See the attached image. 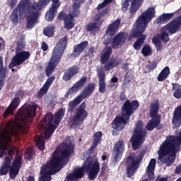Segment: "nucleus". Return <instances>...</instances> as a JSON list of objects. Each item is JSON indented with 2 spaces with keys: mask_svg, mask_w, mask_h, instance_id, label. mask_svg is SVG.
I'll return each instance as SVG.
<instances>
[{
  "mask_svg": "<svg viewBox=\"0 0 181 181\" xmlns=\"http://www.w3.org/2000/svg\"><path fill=\"white\" fill-rule=\"evenodd\" d=\"M125 149V144L124 141H119L116 143L112 153V158L115 162H118L122 158V154L124 153V150Z\"/></svg>",
  "mask_w": 181,
  "mask_h": 181,
  "instance_id": "nucleus-20",
  "label": "nucleus"
},
{
  "mask_svg": "<svg viewBox=\"0 0 181 181\" xmlns=\"http://www.w3.org/2000/svg\"><path fill=\"white\" fill-rule=\"evenodd\" d=\"M77 16H74L73 14L70 13V8H69V15H66L64 12H61L57 16V19H60V21L63 20L64 22V28L68 30L70 29H73L74 28V18Z\"/></svg>",
  "mask_w": 181,
  "mask_h": 181,
  "instance_id": "nucleus-18",
  "label": "nucleus"
},
{
  "mask_svg": "<svg viewBox=\"0 0 181 181\" xmlns=\"http://www.w3.org/2000/svg\"><path fill=\"white\" fill-rule=\"evenodd\" d=\"M41 47L44 52H46L48 49L47 44L46 42L42 43Z\"/></svg>",
  "mask_w": 181,
  "mask_h": 181,
  "instance_id": "nucleus-46",
  "label": "nucleus"
},
{
  "mask_svg": "<svg viewBox=\"0 0 181 181\" xmlns=\"http://www.w3.org/2000/svg\"><path fill=\"white\" fill-rule=\"evenodd\" d=\"M159 110V103L158 100H154L150 106V115L152 118L151 120L146 126L148 131H152L153 128L159 126L160 124V116L158 115V111Z\"/></svg>",
  "mask_w": 181,
  "mask_h": 181,
  "instance_id": "nucleus-13",
  "label": "nucleus"
},
{
  "mask_svg": "<svg viewBox=\"0 0 181 181\" xmlns=\"http://www.w3.org/2000/svg\"><path fill=\"white\" fill-rule=\"evenodd\" d=\"M55 78H56L54 76H50L47 79L45 83L37 93V98H42V97H43V95L47 93V90L50 88V86L53 84V81H54Z\"/></svg>",
  "mask_w": 181,
  "mask_h": 181,
  "instance_id": "nucleus-23",
  "label": "nucleus"
},
{
  "mask_svg": "<svg viewBox=\"0 0 181 181\" xmlns=\"http://www.w3.org/2000/svg\"><path fill=\"white\" fill-rule=\"evenodd\" d=\"M110 42H111V40L108 39L104 41V45H110Z\"/></svg>",
  "mask_w": 181,
  "mask_h": 181,
  "instance_id": "nucleus-50",
  "label": "nucleus"
},
{
  "mask_svg": "<svg viewBox=\"0 0 181 181\" xmlns=\"http://www.w3.org/2000/svg\"><path fill=\"white\" fill-rule=\"evenodd\" d=\"M95 86L94 83H89L87 87H86L81 95L76 97L73 101L69 103V107L71 108V111H73V108L76 107V105H78L80 102L84 100V98H87L93 91H94Z\"/></svg>",
  "mask_w": 181,
  "mask_h": 181,
  "instance_id": "nucleus-16",
  "label": "nucleus"
},
{
  "mask_svg": "<svg viewBox=\"0 0 181 181\" xmlns=\"http://www.w3.org/2000/svg\"><path fill=\"white\" fill-rule=\"evenodd\" d=\"M60 0H52V6L49 8V10L46 13L45 19L48 22H50L52 19H54V15L57 13V8L60 6ZM50 2V0H40L37 4H34V8L37 13H38L39 11L42 9V8H45L47 4Z\"/></svg>",
  "mask_w": 181,
  "mask_h": 181,
  "instance_id": "nucleus-10",
  "label": "nucleus"
},
{
  "mask_svg": "<svg viewBox=\"0 0 181 181\" xmlns=\"http://www.w3.org/2000/svg\"><path fill=\"white\" fill-rule=\"evenodd\" d=\"M43 33L45 36L52 37L54 35V25L51 24L47 26L44 28Z\"/></svg>",
  "mask_w": 181,
  "mask_h": 181,
  "instance_id": "nucleus-32",
  "label": "nucleus"
},
{
  "mask_svg": "<svg viewBox=\"0 0 181 181\" xmlns=\"http://www.w3.org/2000/svg\"><path fill=\"white\" fill-rule=\"evenodd\" d=\"M93 53H94V48L93 47L89 48L88 53V56H91Z\"/></svg>",
  "mask_w": 181,
  "mask_h": 181,
  "instance_id": "nucleus-48",
  "label": "nucleus"
},
{
  "mask_svg": "<svg viewBox=\"0 0 181 181\" xmlns=\"http://www.w3.org/2000/svg\"><path fill=\"white\" fill-rule=\"evenodd\" d=\"M169 74H170V69L169 66H165L158 74L157 77L158 81H165L167 77H169Z\"/></svg>",
  "mask_w": 181,
  "mask_h": 181,
  "instance_id": "nucleus-30",
  "label": "nucleus"
},
{
  "mask_svg": "<svg viewBox=\"0 0 181 181\" xmlns=\"http://www.w3.org/2000/svg\"><path fill=\"white\" fill-rule=\"evenodd\" d=\"M146 39V35H143L141 36V38L138 39L134 44V48L135 50H141V47H142V44L144 43V40Z\"/></svg>",
  "mask_w": 181,
  "mask_h": 181,
  "instance_id": "nucleus-36",
  "label": "nucleus"
},
{
  "mask_svg": "<svg viewBox=\"0 0 181 181\" xmlns=\"http://www.w3.org/2000/svg\"><path fill=\"white\" fill-rule=\"evenodd\" d=\"M141 53L144 56H151L152 54V48L149 45H145L141 49Z\"/></svg>",
  "mask_w": 181,
  "mask_h": 181,
  "instance_id": "nucleus-37",
  "label": "nucleus"
},
{
  "mask_svg": "<svg viewBox=\"0 0 181 181\" xmlns=\"http://www.w3.org/2000/svg\"><path fill=\"white\" fill-rule=\"evenodd\" d=\"M118 63H119L118 61L113 60L112 62L106 64L105 65V69L106 70H110L112 69V67H115V66H117Z\"/></svg>",
  "mask_w": 181,
  "mask_h": 181,
  "instance_id": "nucleus-38",
  "label": "nucleus"
},
{
  "mask_svg": "<svg viewBox=\"0 0 181 181\" xmlns=\"http://www.w3.org/2000/svg\"><path fill=\"white\" fill-rule=\"evenodd\" d=\"M27 181H35V178L32 176L28 177Z\"/></svg>",
  "mask_w": 181,
  "mask_h": 181,
  "instance_id": "nucleus-52",
  "label": "nucleus"
},
{
  "mask_svg": "<svg viewBox=\"0 0 181 181\" xmlns=\"http://www.w3.org/2000/svg\"><path fill=\"white\" fill-rule=\"evenodd\" d=\"M127 39H128V34L127 33L121 32L119 33L117 35L113 38L112 46L114 49H119L122 47L124 43L127 42Z\"/></svg>",
  "mask_w": 181,
  "mask_h": 181,
  "instance_id": "nucleus-19",
  "label": "nucleus"
},
{
  "mask_svg": "<svg viewBox=\"0 0 181 181\" xmlns=\"http://www.w3.org/2000/svg\"><path fill=\"white\" fill-rule=\"evenodd\" d=\"M112 0H105L103 3L98 4L97 9L100 11V9H103V8H105L108 4H111Z\"/></svg>",
  "mask_w": 181,
  "mask_h": 181,
  "instance_id": "nucleus-39",
  "label": "nucleus"
},
{
  "mask_svg": "<svg viewBox=\"0 0 181 181\" xmlns=\"http://www.w3.org/2000/svg\"><path fill=\"white\" fill-rule=\"evenodd\" d=\"M144 139L145 131H144V124L139 121L136 125L134 134L131 139L133 149L136 151L144 144Z\"/></svg>",
  "mask_w": 181,
  "mask_h": 181,
  "instance_id": "nucleus-12",
  "label": "nucleus"
},
{
  "mask_svg": "<svg viewBox=\"0 0 181 181\" xmlns=\"http://www.w3.org/2000/svg\"><path fill=\"white\" fill-rule=\"evenodd\" d=\"M23 9H31L33 13L27 14L26 28L30 30L35 26V23L37 22V11L35 10V6L30 7V1L29 0H22L17 8L13 12L11 16V21L14 23H18V21L23 18Z\"/></svg>",
  "mask_w": 181,
  "mask_h": 181,
  "instance_id": "nucleus-6",
  "label": "nucleus"
},
{
  "mask_svg": "<svg viewBox=\"0 0 181 181\" xmlns=\"http://www.w3.org/2000/svg\"><path fill=\"white\" fill-rule=\"evenodd\" d=\"M109 87H110L112 90H117V88L118 87V83L110 82Z\"/></svg>",
  "mask_w": 181,
  "mask_h": 181,
  "instance_id": "nucleus-44",
  "label": "nucleus"
},
{
  "mask_svg": "<svg viewBox=\"0 0 181 181\" xmlns=\"http://www.w3.org/2000/svg\"><path fill=\"white\" fill-rule=\"evenodd\" d=\"M30 56L29 52L22 51L21 46L18 45L16 50V55L13 57L11 63L9 65L10 69L15 67V66H21L22 63L29 59Z\"/></svg>",
  "mask_w": 181,
  "mask_h": 181,
  "instance_id": "nucleus-15",
  "label": "nucleus"
},
{
  "mask_svg": "<svg viewBox=\"0 0 181 181\" xmlns=\"http://www.w3.org/2000/svg\"><path fill=\"white\" fill-rule=\"evenodd\" d=\"M112 52V50L111 49L110 47H106L103 49L100 57V62L102 64H105V63H107V62H108L110 56H111Z\"/></svg>",
  "mask_w": 181,
  "mask_h": 181,
  "instance_id": "nucleus-28",
  "label": "nucleus"
},
{
  "mask_svg": "<svg viewBox=\"0 0 181 181\" xmlns=\"http://www.w3.org/2000/svg\"><path fill=\"white\" fill-rule=\"evenodd\" d=\"M66 45L67 38L64 37L62 39H61L54 47V50L52 52V55L49 62L48 66L46 68L47 76H50L53 73V71H54L56 66L59 64V62H60V59H62L63 53H64Z\"/></svg>",
  "mask_w": 181,
  "mask_h": 181,
  "instance_id": "nucleus-9",
  "label": "nucleus"
},
{
  "mask_svg": "<svg viewBox=\"0 0 181 181\" xmlns=\"http://www.w3.org/2000/svg\"><path fill=\"white\" fill-rule=\"evenodd\" d=\"M102 136H103V133H101V132H98L94 134L93 143L92 144L91 149H94L97 147Z\"/></svg>",
  "mask_w": 181,
  "mask_h": 181,
  "instance_id": "nucleus-34",
  "label": "nucleus"
},
{
  "mask_svg": "<svg viewBox=\"0 0 181 181\" xmlns=\"http://www.w3.org/2000/svg\"><path fill=\"white\" fill-rule=\"evenodd\" d=\"M12 71H15V69H12Z\"/></svg>",
  "mask_w": 181,
  "mask_h": 181,
  "instance_id": "nucleus-57",
  "label": "nucleus"
},
{
  "mask_svg": "<svg viewBox=\"0 0 181 181\" xmlns=\"http://www.w3.org/2000/svg\"><path fill=\"white\" fill-rule=\"evenodd\" d=\"M84 0H74V5L69 8L70 14L74 16H78L80 13V4H83Z\"/></svg>",
  "mask_w": 181,
  "mask_h": 181,
  "instance_id": "nucleus-27",
  "label": "nucleus"
},
{
  "mask_svg": "<svg viewBox=\"0 0 181 181\" xmlns=\"http://www.w3.org/2000/svg\"><path fill=\"white\" fill-rule=\"evenodd\" d=\"M175 98H181V89L175 90L173 93Z\"/></svg>",
  "mask_w": 181,
  "mask_h": 181,
  "instance_id": "nucleus-43",
  "label": "nucleus"
},
{
  "mask_svg": "<svg viewBox=\"0 0 181 181\" xmlns=\"http://www.w3.org/2000/svg\"><path fill=\"white\" fill-rule=\"evenodd\" d=\"M139 107V103L136 100L132 102L126 100L123 107H122V116L116 117L112 124V127L117 131H121L124 129L127 122L129 121L131 115L136 111V109Z\"/></svg>",
  "mask_w": 181,
  "mask_h": 181,
  "instance_id": "nucleus-7",
  "label": "nucleus"
},
{
  "mask_svg": "<svg viewBox=\"0 0 181 181\" xmlns=\"http://www.w3.org/2000/svg\"><path fill=\"white\" fill-rule=\"evenodd\" d=\"M2 57H0V90H2L4 87V81L6 77V69L4 68V64Z\"/></svg>",
  "mask_w": 181,
  "mask_h": 181,
  "instance_id": "nucleus-29",
  "label": "nucleus"
},
{
  "mask_svg": "<svg viewBox=\"0 0 181 181\" xmlns=\"http://www.w3.org/2000/svg\"><path fill=\"white\" fill-rule=\"evenodd\" d=\"M124 68L127 70L128 69V64H125Z\"/></svg>",
  "mask_w": 181,
  "mask_h": 181,
  "instance_id": "nucleus-56",
  "label": "nucleus"
},
{
  "mask_svg": "<svg viewBox=\"0 0 181 181\" xmlns=\"http://www.w3.org/2000/svg\"><path fill=\"white\" fill-rule=\"evenodd\" d=\"M127 88V85H125V83H122V88Z\"/></svg>",
  "mask_w": 181,
  "mask_h": 181,
  "instance_id": "nucleus-55",
  "label": "nucleus"
},
{
  "mask_svg": "<svg viewBox=\"0 0 181 181\" xmlns=\"http://www.w3.org/2000/svg\"><path fill=\"white\" fill-rule=\"evenodd\" d=\"M71 77L73 76L71 75L69 70H67L64 74L63 80H64V81H69V80H70Z\"/></svg>",
  "mask_w": 181,
  "mask_h": 181,
  "instance_id": "nucleus-41",
  "label": "nucleus"
},
{
  "mask_svg": "<svg viewBox=\"0 0 181 181\" xmlns=\"http://www.w3.org/2000/svg\"><path fill=\"white\" fill-rule=\"evenodd\" d=\"M102 173H105L107 168H108V164L106 162H103L101 165Z\"/></svg>",
  "mask_w": 181,
  "mask_h": 181,
  "instance_id": "nucleus-45",
  "label": "nucleus"
},
{
  "mask_svg": "<svg viewBox=\"0 0 181 181\" xmlns=\"http://www.w3.org/2000/svg\"><path fill=\"white\" fill-rule=\"evenodd\" d=\"M158 181H168V177H162V178H158Z\"/></svg>",
  "mask_w": 181,
  "mask_h": 181,
  "instance_id": "nucleus-49",
  "label": "nucleus"
},
{
  "mask_svg": "<svg viewBox=\"0 0 181 181\" xmlns=\"http://www.w3.org/2000/svg\"><path fill=\"white\" fill-rule=\"evenodd\" d=\"M156 166V159H151L148 165L146 168V173L151 180L153 179V176H155V167Z\"/></svg>",
  "mask_w": 181,
  "mask_h": 181,
  "instance_id": "nucleus-26",
  "label": "nucleus"
},
{
  "mask_svg": "<svg viewBox=\"0 0 181 181\" xmlns=\"http://www.w3.org/2000/svg\"><path fill=\"white\" fill-rule=\"evenodd\" d=\"M181 145V132L179 136H170L166 138L165 141L160 146L158 151V160L165 163L169 166L176 158V151H179V146Z\"/></svg>",
  "mask_w": 181,
  "mask_h": 181,
  "instance_id": "nucleus-4",
  "label": "nucleus"
},
{
  "mask_svg": "<svg viewBox=\"0 0 181 181\" xmlns=\"http://www.w3.org/2000/svg\"><path fill=\"white\" fill-rule=\"evenodd\" d=\"M19 104H21V98H19V97L14 98L4 113V118L13 114V111L19 107Z\"/></svg>",
  "mask_w": 181,
  "mask_h": 181,
  "instance_id": "nucleus-22",
  "label": "nucleus"
},
{
  "mask_svg": "<svg viewBox=\"0 0 181 181\" xmlns=\"http://www.w3.org/2000/svg\"><path fill=\"white\" fill-rule=\"evenodd\" d=\"M37 105L35 102L24 105L18 112L16 119L10 120L6 127L0 130V158L5 159L0 168V175L4 176L8 173L10 169V178L15 179L22 163V158L15 155L16 147L9 144L11 143V135H16L18 132L28 134V122L29 118L36 115Z\"/></svg>",
  "mask_w": 181,
  "mask_h": 181,
  "instance_id": "nucleus-1",
  "label": "nucleus"
},
{
  "mask_svg": "<svg viewBox=\"0 0 181 181\" xmlns=\"http://www.w3.org/2000/svg\"><path fill=\"white\" fill-rule=\"evenodd\" d=\"M119 25H121V20L117 19L112 24H110L107 27L106 30V35H109L110 36H113V35H115V32L118 30Z\"/></svg>",
  "mask_w": 181,
  "mask_h": 181,
  "instance_id": "nucleus-25",
  "label": "nucleus"
},
{
  "mask_svg": "<svg viewBox=\"0 0 181 181\" xmlns=\"http://www.w3.org/2000/svg\"><path fill=\"white\" fill-rule=\"evenodd\" d=\"M111 83H118V78L117 77H112L110 80Z\"/></svg>",
  "mask_w": 181,
  "mask_h": 181,
  "instance_id": "nucleus-47",
  "label": "nucleus"
},
{
  "mask_svg": "<svg viewBox=\"0 0 181 181\" xmlns=\"http://www.w3.org/2000/svg\"><path fill=\"white\" fill-rule=\"evenodd\" d=\"M73 151H74V139L72 136H69L55 150L50 161L41 168L40 181L51 180L50 176L62 170L63 168L62 163L64 158L70 156Z\"/></svg>",
  "mask_w": 181,
  "mask_h": 181,
  "instance_id": "nucleus-2",
  "label": "nucleus"
},
{
  "mask_svg": "<svg viewBox=\"0 0 181 181\" xmlns=\"http://www.w3.org/2000/svg\"><path fill=\"white\" fill-rule=\"evenodd\" d=\"M87 117H88V112L86 110V103L83 102L77 108L75 116L71 119L70 124L73 128H78Z\"/></svg>",
  "mask_w": 181,
  "mask_h": 181,
  "instance_id": "nucleus-14",
  "label": "nucleus"
},
{
  "mask_svg": "<svg viewBox=\"0 0 181 181\" xmlns=\"http://www.w3.org/2000/svg\"><path fill=\"white\" fill-rule=\"evenodd\" d=\"M86 83H87V77L84 76L81 78L78 81H77L71 88H69L67 92V96L71 95V94H76L86 86Z\"/></svg>",
  "mask_w": 181,
  "mask_h": 181,
  "instance_id": "nucleus-21",
  "label": "nucleus"
},
{
  "mask_svg": "<svg viewBox=\"0 0 181 181\" xmlns=\"http://www.w3.org/2000/svg\"><path fill=\"white\" fill-rule=\"evenodd\" d=\"M102 160H103V162H105V160H107V156H103Z\"/></svg>",
  "mask_w": 181,
  "mask_h": 181,
  "instance_id": "nucleus-54",
  "label": "nucleus"
},
{
  "mask_svg": "<svg viewBox=\"0 0 181 181\" xmlns=\"http://www.w3.org/2000/svg\"><path fill=\"white\" fill-rule=\"evenodd\" d=\"M142 1L144 0H124L122 4V11L123 12H127L130 6L131 13H135V12L139 9Z\"/></svg>",
  "mask_w": 181,
  "mask_h": 181,
  "instance_id": "nucleus-17",
  "label": "nucleus"
},
{
  "mask_svg": "<svg viewBox=\"0 0 181 181\" xmlns=\"http://www.w3.org/2000/svg\"><path fill=\"white\" fill-rule=\"evenodd\" d=\"M101 16H97L95 18V22L93 23H89L87 26V30H95L98 29V25H100V18Z\"/></svg>",
  "mask_w": 181,
  "mask_h": 181,
  "instance_id": "nucleus-33",
  "label": "nucleus"
},
{
  "mask_svg": "<svg viewBox=\"0 0 181 181\" xmlns=\"http://www.w3.org/2000/svg\"><path fill=\"white\" fill-rule=\"evenodd\" d=\"M156 13L155 7H150L138 18L134 25L132 33L129 35V40H132L134 37H136L145 32L146 25L152 21L153 18H155Z\"/></svg>",
  "mask_w": 181,
  "mask_h": 181,
  "instance_id": "nucleus-8",
  "label": "nucleus"
},
{
  "mask_svg": "<svg viewBox=\"0 0 181 181\" xmlns=\"http://www.w3.org/2000/svg\"><path fill=\"white\" fill-rule=\"evenodd\" d=\"M2 45H4V40L0 37V47H2Z\"/></svg>",
  "mask_w": 181,
  "mask_h": 181,
  "instance_id": "nucleus-53",
  "label": "nucleus"
},
{
  "mask_svg": "<svg viewBox=\"0 0 181 181\" xmlns=\"http://www.w3.org/2000/svg\"><path fill=\"white\" fill-rule=\"evenodd\" d=\"M84 172H87L90 180H94L100 173V162H98V159L91 157L87 158L82 168H75L73 173L66 177L65 181H76L77 179H81L84 176Z\"/></svg>",
  "mask_w": 181,
  "mask_h": 181,
  "instance_id": "nucleus-5",
  "label": "nucleus"
},
{
  "mask_svg": "<svg viewBox=\"0 0 181 181\" xmlns=\"http://www.w3.org/2000/svg\"><path fill=\"white\" fill-rule=\"evenodd\" d=\"M87 46H88V42L87 41H84L74 47V53L75 56H78L80 53H81V52H83V50L87 47Z\"/></svg>",
  "mask_w": 181,
  "mask_h": 181,
  "instance_id": "nucleus-31",
  "label": "nucleus"
},
{
  "mask_svg": "<svg viewBox=\"0 0 181 181\" xmlns=\"http://www.w3.org/2000/svg\"><path fill=\"white\" fill-rule=\"evenodd\" d=\"M152 66L151 69H156V66H158V64H156V62H153L151 64Z\"/></svg>",
  "mask_w": 181,
  "mask_h": 181,
  "instance_id": "nucleus-51",
  "label": "nucleus"
},
{
  "mask_svg": "<svg viewBox=\"0 0 181 181\" xmlns=\"http://www.w3.org/2000/svg\"><path fill=\"white\" fill-rule=\"evenodd\" d=\"M63 117H64V110L63 109L58 110L54 117L50 113L45 115L40 125L41 129L44 131V134H42L41 136L35 139L36 145L40 151L45 149V139H43V135L45 139H49L54 132V129L57 128V125H59Z\"/></svg>",
  "mask_w": 181,
  "mask_h": 181,
  "instance_id": "nucleus-3",
  "label": "nucleus"
},
{
  "mask_svg": "<svg viewBox=\"0 0 181 181\" xmlns=\"http://www.w3.org/2000/svg\"><path fill=\"white\" fill-rule=\"evenodd\" d=\"M68 71L71 74V76H75L78 73V67L77 66H72L68 69Z\"/></svg>",
  "mask_w": 181,
  "mask_h": 181,
  "instance_id": "nucleus-40",
  "label": "nucleus"
},
{
  "mask_svg": "<svg viewBox=\"0 0 181 181\" xmlns=\"http://www.w3.org/2000/svg\"><path fill=\"white\" fill-rule=\"evenodd\" d=\"M97 73L99 78V91L100 93H105L107 85L105 84V73L103 69H97Z\"/></svg>",
  "mask_w": 181,
  "mask_h": 181,
  "instance_id": "nucleus-24",
  "label": "nucleus"
},
{
  "mask_svg": "<svg viewBox=\"0 0 181 181\" xmlns=\"http://www.w3.org/2000/svg\"><path fill=\"white\" fill-rule=\"evenodd\" d=\"M25 158V159H28V160H30V159H32V149L28 148L26 151Z\"/></svg>",
  "mask_w": 181,
  "mask_h": 181,
  "instance_id": "nucleus-42",
  "label": "nucleus"
},
{
  "mask_svg": "<svg viewBox=\"0 0 181 181\" xmlns=\"http://www.w3.org/2000/svg\"><path fill=\"white\" fill-rule=\"evenodd\" d=\"M144 154L145 153L144 152H140L136 153V154L132 153L129 155L126 162L128 177H131L134 173L136 172V169H138L139 165V162L142 160V158H144Z\"/></svg>",
  "mask_w": 181,
  "mask_h": 181,
  "instance_id": "nucleus-11",
  "label": "nucleus"
},
{
  "mask_svg": "<svg viewBox=\"0 0 181 181\" xmlns=\"http://www.w3.org/2000/svg\"><path fill=\"white\" fill-rule=\"evenodd\" d=\"M173 18V13H166L163 14L160 16V18L157 20L158 21L160 22V23H166L170 21Z\"/></svg>",
  "mask_w": 181,
  "mask_h": 181,
  "instance_id": "nucleus-35",
  "label": "nucleus"
}]
</instances>
